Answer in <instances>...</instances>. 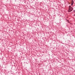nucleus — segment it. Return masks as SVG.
I'll return each mask as SVG.
<instances>
[{"label":"nucleus","mask_w":75,"mask_h":75,"mask_svg":"<svg viewBox=\"0 0 75 75\" xmlns=\"http://www.w3.org/2000/svg\"><path fill=\"white\" fill-rule=\"evenodd\" d=\"M69 10H74V8L71 7V6H69Z\"/></svg>","instance_id":"1"},{"label":"nucleus","mask_w":75,"mask_h":75,"mask_svg":"<svg viewBox=\"0 0 75 75\" xmlns=\"http://www.w3.org/2000/svg\"><path fill=\"white\" fill-rule=\"evenodd\" d=\"M74 11L75 12V11Z\"/></svg>","instance_id":"5"},{"label":"nucleus","mask_w":75,"mask_h":75,"mask_svg":"<svg viewBox=\"0 0 75 75\" xmlns=\"http://www.w3.org/2000/svg\"><path fill=\"white\" fill-rule=\"evenodd\" d=\"M74 0H72V2H71V3L72 4H74Z\"/></svg>","instance_id":"3"},{"label":"nucleus","mask_w":75,"mask_h":75,"mask_svg":"<svg viewBox=\"0 0 75 75\" xmlns=\"http://www.w3.org/2000/svg\"><path fill=\"white\" fill-rule=\"evenodd\" d=\"M73 4H72L71 3V6H73Z\"/></svg>","instance_id":"4"},{"label":"nucleus","mask_w":75,"mask_h":75,"mask_svg":"<svg viewBox=\"0 0 75 75\" xmlns=\"http://www.w3.org/2000/svg\"><path fill=\"white\" fill-rule=\"evenodd\" d=\"M72 10H69L67 11L68 12H71V11H72Z\"/></svg>","instance_id":"2"}]
</instances>
